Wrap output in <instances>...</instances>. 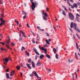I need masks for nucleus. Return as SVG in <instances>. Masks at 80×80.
<instances>
[{"mask_svg": "<svg viewBox=\"0 0 80 80\" xmlns=\"http://www.w3.org/2000/svg\"><path fill=\"white\" fill-rule=\"evenodd\" d=\"M35 60H37V58L38 57V56L37 55H35Z\"/></svg>", "mask_w": 80, "mask_h": 80, "instance_id": "obj_35", "label": "nucleus"}, {"mask_svg": "<svg viewBox=\"0 0 80 80\" xmlns=\"http://www.w3.org/2000/svg\"><path fill=\"white\" fill-rule=\"evenodd\" d=\"M37 28L39 30H40V28L39 26L37 27Z\"/></svg>", "mask_w": 80, "mask_h": 80, "instance_id": "obj_40", "label": "nucleus"}, {"mask_svg": "<svg viewBox=\"0 0 80 80\" xmlns=\"http://www.w3.org/2000/svg\"><path fill=\"white\" fill-rule=\"evenodd\" d=\"M27 67H28V68L29 69H32V67L30 66V64H29L27 63L26 64Z\"/></svg>", "mask_w": 80, "mask_h": 80, "instance_id": "obj_13", "label": "nucleus"}, {"mask_svg": "<svg viewBox=\"0 0 80 80\" xmlns=\"http://www.w3.org/2000/svg\"><path fill=\"white\" fill-rule=\"evenodd\" d=\"M46 10H47V12H48V10H49V9L48 7L46 8Z\"/></svg>", "mask_w": 80, "mask_h": 80, "instance_id": "obj_49", "label": "nucleus"}, {"mask_svg": "<svg viewBox=\"0 0 80 80\" xmlns=\"http://www.w3.org/2000/svg\"><path fill=\"white\" fill-rule=\"evenodd\" d=\"M69 29L71 31V32H73V31L72 30V29L71 28H69Z\"/></svg>", "mask_w": 80, "mask_h": 80, "instance_id": "obj_50", "label": "nucleus"}, {"mask_svg": "<svg viewBox=\"0 0 80 80\" xmlns=\"http://www.w3.org/2000/svg\"><path fill=\"white\" fill-rule=\"evenodd\" d=\"M24 50H25V47L22 46V47L21 51H23Z\"/></svg>", "mask_w": 80, "mask_h": 80, "instance_id": "obj_26", "label": "nucleus"}, {"mask_svg": "<svg viewBox=\"0 0 80 80\" xmlns=\"http://www.w3.org/2000/svg\"><path fill=\"white\" fill-rule=\"evenodd\" d=\"M16 68L17 70H20V66H17L16 67Z\"/></svg>", "mask_w": 80, "mask_h": 80, "instance_id": "obj_23", "label": "nucleus"}, {"mask_svg": "<svg viewBox=\"0 0 80 80\" xmlns=\"http://www.w3.org/2000/svg\"><path fill=\"white\" fill-rule=\"evenodd\" d=\"M27 27H28V28H30V26H29V25L28 24V23H27Z\"/></svg>", "mask_w": 80, "mask_h": 80, "instance_id": "obj_38", "label": "nucleus"}, {"mask_svg": "<svg viewBox=\"0 0 80 80\" xmlns=\"http://www.w3.org/2000/svg\"><path fill=\"white\" fill-rule=\"evenodd\" d=\"M70 1L71 2H73V0H70Z\"/></svg>", "mask_w": 80, "mask_h": 80, "instance_id": "obj_63", "label": "nucleus"}, {"mask_svg": "<svg viewBox=\"0 0 80 80\" xmlns=\"http://www.w3.org/2000/svg\"><path fill=\"white\" fill-rule=\"evenodd\" d=\"M62 14L64 16H66V13H65V12L64 11L62 10Z\"/></svg>", "mask_w": 80, "mask_h": 80, "instance_id": "obj_18", "label": "nucleus"}, {"mask_svg": "<svg viewBox=\"0 0 80 80\" xmlns=\"http://www.w3.org/2000/svg\"><path fill=\"white\" fill-rule=\"evenodd\" d=\"M14 73H15V71H12L10 73L11 77H13L14 75Z\"/></svg>", "mask_w": 80, "mask_h": 80, "instance_id": "obj_10", "label": "nucleus"}, {"mask_svg": "<svg viewBox=\"0 0 80 80\" xmlns=\"http://www.w3.org/2000/svg\"><path fill=\"white\" fill-rule=\"evenodd\" d=\"M8 41L9 42H10V36H8Z\"/></svg>", "mask_w": 80, "mask_h": 80, "instance_id": "obj_33", "label": "nucleus"}, {"mask_svg": "<svg viewBox=\"0 0 80 80\" xmlns=\"http://www.w3.org/2000/svg\"><path fill=\"white\" fill-rule=\"evenodd\" d=\"M76 16H77L78 17H80V15L78 14V13H77L76 14Z\"/></svg>", "mask_w": 80, "mask_h": 80, "instance_id": "obj_42", "label": "nucleus"}, {"mask_svg": "<svg viewBox=\"0 0 80 80\" xmlns=\"http://www.w3.org/2000/svg\"><path fill=\"white\" fill-rule=\"evenodd\" d=\"M62 7L64 8V10L66 11V12H67V8H66V7L63 6H62Z\"/></svg>", "mask_w": 80, "mask_h": 80, "instance_id": "obj_20", "label": "nucleus"}, {"mask_svg": "<svg viewBox=\"0 0 80 80\" xmlns=\"http://www.w3.org/2000/svg\"><path fill=\"white\" fill-rule=\"evenodd\" d=\"M74 27L75 28L74 30L77 31V33H80V30L79 28H77V24H75V23H74Z\"/></svg>", "mask_w": 80, "mask_h": 80, "instance_id": "obj_2", "label": "nucleus"}, {"mask_svg": "<svg viewBox=\"0 0 80 80\" xmlns=\"http://www.w3.org/2000/svg\"><path fill=\"white\" fill-rule=\"evenodd\" d=\"M34 52L35 53L37 54V55H40V54L37 52V50L35 49V48H34L33 49Z\"/></svg>", "mask_w": 80, "mask_h": 80, "instance_id": "obj_8", "label": "nucleus"}, {"mask_svg": "<svg viewBox=\"0 0 80 80\" xmlns=\"http://www.w3.org/2000/svg\"><path fill=\"white\" fill-rule=\"evenodd\" d=\"M32 73H34L35 76L37 77V78H39L40 79H41V78L38 77V74H37L36 72L35 71H33V72H32Z\"/></svg>", "mask_w": 80, "mask_h": 80, "instance_id": "obj_6", "label": "nucleus"}, {"mask_svg": "<svg viewBox=\"0 0 80 80\" xmlns=\"http://www.w3.org/2000/svg\"><path fill=\"white\" fill-rule=\"evenodd\" d=\"M53 51L55 53H57V49L55 48H54L53 49Z\"/></svg>", "mask_w": 80, "mask_h": 80, "instance_id": "obj_24", "label": "nucleus"}, {"mask_svg": "<svg viewBox=\"0 0 80 80\" xmlns=\"http://www.w3.org/2000/svg\"><path fill=\"white\" fill-rule=\"evenodd\" d=\"M10 43V41H8L6 42V43H7V44H8V43Z\"/></svg>", "mask_w": 80, "mask_h": 80, "instance_id": "obj_57", "label": "nucleus"}, {"mask_svg": "<svg viewBox=\"0 0 80 80\" xmlns=\"http://www.w3.org/2000/svg\"><path fill=\"white\" fill-rule=\"evenodd\" d=\"M52 39H49L47 40L46 39V42L47 44H48V45H50V43L48 42H51Z\"/></svg>", "mask_w": 80, "mask_h": 80, "instance_id": "obj_7", "label": "nucleus"}, {"mask_svg": "<svg viewBox=\"0 0 80 80\" xmlns=\"http://www.w3.org/2000/svg\"><path fill=\"white\" fill-rule=\"evenodd\" d=\"M23 37H24V38H26V36L25 35V34L24 35H23Z\"/></svg>", "mask_w": 80, "mask_h": 80, "instance_id": "obj_62", "label": "nucleus"}, {"mask_svg": "<svg viewBox=\"0 0 80 80\" xmlns=\"http://www.w3.org/2000/svg\"><path fill=\"white\" fill-rule=\"evenodd\" d=\"M68 9H69V10L70 12H72V10H71V9H70V8L68 7Z\"/></svg>", "mask_w": 80, "mask_h": 80, "instance_id": "obj_53", "label": "nucleus"}, {"mask_svg": "<svg viewBox=\"0 0 80 80\" xmlns=\"http://www.w3.org/2000/svg\"><path fill=\"white\" fill-rule=\"evenodd\" d=\"M19 31H20V33H22V34L23 35H23H25V33H24V32H23L21 30H20Z\"/></svg>", "mask_w": 80, "mask_h": 80, "instance_id": "obj_17", "label": "nucleus"}, {"mask_svg": "<svg viewBox=\"0 0 80 80\" xmlns=\"http://www.w3.org/2000/svg\"><path fill=\"white\" fill-rule=\"evenodd\" d=\"M68 15L69 17V18L71 19V20H73L74 19V16L72 15V13L71 12L68 13Z\"/></svg>", "mask_w": 80, "mask_h": 80, "instance_id": "obj_3", "label": "nucleus"}, {"mask_svg": "<svg viewBox=\"0 0 80 80\" xmlns=\"http://www.w3.org/2000/svg\"><path fill=\"white\" fill-rule=\"evenodd\" d=\"M6 47H7V48H9V49H10V50H12V48H10V47H9V46H8V45L6 44Z\"/></svg>", "mask_w": 80, "mask_h": 80, "instance_id": "obj_27", "label": "nucleus"}, {"mask_svg": "<svg viewBox=\"0 0 80 80\" xmlns=\"http://www.w3.org/2000/svg\"><path fill=\"white\" fill-rule=\"evenodd\" d=\"M75 57H76V59H77V58H78V56H77V55L75 56Z\"/></svg>", "mask_w": 80, "mask_h": 80, "instance_id": "obj_61", "label": "nucleus"}, {"mask_svg": "<svg viewBox=\"0 0 80 80\" xmlns=\"http://www.w3.org/2000/svg\"><path fill=\"white\" fill-rule=\"evenodd\" d=\"M46 57L48 58H49V59H50L51 58L50 56L47 54H46Z\"/></svg>", "mask_w": 80, "mask_h": 80, "instance_id": "obj_16", "label": "nucleus"}, {"mask_svg": "<svg viewBox=\"0 0 80 80\" xmlns=\"http://www.w3.org/2000/svg\"><path fill=\"white\" fill-rule=\"evenodd\" d=\"M32 67H33V68H35V64L34 63V62H32Z\"/></svg>", "mask_w": 80, "mask_h": 80, "instance_id": "obj_14", "label": "nucleus"}, {"mask_svg": "<svg viewBox=\"0 0 80 80\" xmlns=\"http://www.w3.org/2000/svg\"><path fill=\"white\" fill-rule=\"evenodd\" d=\"M44 52H47V48H45L44 50Z\"/></svg>", "mask_w": 80, "mask_h": 80, "instance_id": "obj_55", "label": "nucleus"}, {"mask_svg": "<svg viewBox=\"0 0 80 80\" xmlns=\"http://www.w3.org/2000/svg\"><path fill=\"white\" fill-rule=\"evenodd\" d=\"M22 13L24 15H27V13H26V12H24V11H22Z\"/></svg>", "mask_w": 80, "mask_h": 80, "instance_id": "obj_22", "label": "nucleus"}, {"mask_svg": "<svg viewBox=\"0 0 80 80\" xmlns=\"http://www.w3.org/2000/svg\"><path fill=\"white\" fill-rule=\"evenodd\" d=\"M1 50L2 51H3V50H5V49L3 48H1Z\"/></svg>", "mask_w": 80, "mask_h": 80, "instance_id": "obj_46", "label": "nucleus"}, {"mask_svg": "<svg viewBox=\"0 0 80 80\" xmlns=\"http://www.w3.org/2000/svg\"><path fill=\"white\" fill-rule=\"evenodd\" d=\"M73 24L71 23L70 25V28H73Z\"/></svg>", "mask_w": 80, "mask_h": 80, "instance_id": "obj_31", "label": "nucleus"}, {"mask_svg": "<svg viewBox=\"0 0 80 80\" xmlns=\"http://www.w3.org/2000/svg\"><path fill=\"white\" fill-rule=\"evenodd\" d=\"M15 22L18 25H19V23H18V21H17L16 19L15 20Z\"/></svg>", "mask_w": 80, "mask_h": 80, "instance_id": "obj_29", "label": "nucleus"}, {"mask_svg": "<svg viewBox=\"0 0 80 80\" xmlns=\"http://www.w3.org/2000/svg\"><path fill=\"white\" fill-rule=\"evenodd\" d=\"M6 72H9V68H7V69H6Z\"/></svg>", "mask_w": 80, "mask_h": 80, "instance_id": "obj_34", "label": "nucleus"}, {"mask_svg": "<svg viewBox=\"0 0 80 80\" xmlns=\"http://www.w3.org/2000/svg\"><path fill=\"white\" fill-rule=\"evenodd\" d=\"M41 65H42V63L41 62H38L37 64H36L37 66H41Z\"/></svg>", "mask_w": 80, "mask_h": 80, "instance_id": "obj_12", "label": "nucleus"}, {"mask_svg": "<svg viewBox=\"0 0 80 80\" xmlns=\"http://www.w3.org/2000/svg\"><path fill=\"white\" fill-rule=\"evenodd\" d=\"M46 36H47V37H49V34H48V33H46Z\"/></svg>", "mask_w": 80, "mask_h": 80, "instance_id": "obj_52", "label": "nucleus"}, {"mask_svg": "<svg viewBox=\"0 0 80 80\" xmlns=\"http://www.w3.org/2000/svg\"><path fill=\"white\" fill-rule=\"evenodd\" d=\"M73 6L75 8H78V7L77 6V4L76 3H74L73 4Z\"/></svg>", "mask_w": 80, "mask_h": 80, "instance_id": "obj_19", "label": "nucleus"}, {"mask_svg": "<svg viewBox=\"0 0 80 80\" xmlns=\"http://www.w3.org/2000/svg\"><path fill=\"white\" fill-rule=\"evenodd\" d=\"M0 43H1V44H2V45H5V44L3 42H0Z\"/></svg>", "mask_w": 80, "mask_h": 80, "instance_id": "obj_41", "label": "nucleus"}, {"mask_svg": "<svg viewBox=\"0 0 80 80\" xmlns=\"http://www.w3.org/2000/svg\"><path fill=\"white\" fill-rule=\"evenodd\" d=\"M6 78H7V79H10V78L11 79H12V78L10 76H9V75H8V73H6Z\"/></svg>", "mask_w": 80, "mask_h": 80, "instance_id": "obj_11", "label": "nucleus"}, {"mask_svg": "<svg viewBox=\"0 0 80 80\" xmlns=\"http://www.w3.org/2000/svg\"><path fill=\"white\" fill-rule=\"evenodd\" d=\"M33 0H30L31 3H32L31 8L32 10H34V9L35 8V6H37L38 3L35 2V3L33 2Z\"/></svg>", "mask_w": 80, "mask_h": 80, "instance_id": "obj_1", "label": "nucleus"}, {"mask_svg": "<svg viewBox=\"0 0 80 80\" xmlns=\"http://www.w3.org/2000/svg\"><path fill=\"white\" fill-rule=\"evenodd\" d=\"M32 42L33 43H35V40H32Z\"/></svg>", "mask_w": 80, "mask_h": 80, "instance_id": "obj_56", "label": "nucleus"}, {"mask_svg": "<svg viewBox=\"0 0 80 80\" xmlns=\"http://www.w3.org/2000/svg\"><path fill=\"white\" fill-rule=\"evenodd\" d=\"M26 17L27 16H26V15H25L23 17V18H26Z\"/></svg>", "mask_w": 80, "mask_h": 80, "instance_id": "obj_44", "label": "nucleus"}, {"mask_svg": "<svg viewBox=\"0 0 80 80\" xmlns=\"http://www.w3.org/2000/svg\"><path fill=\"white\" fill-rule=\"evenodd\" d=\"M77 5H79V6H80V2H78L77 3Z\"/></svg>", "mask_w": 80, "mask_h": 80, "instance_id": "obj_47", "label": "nucleus"}, {"mask_svg": "<svg viewBox=\"0 0 80 80\" xmlns=\"http://www.w3.org/2000/svg\"><path fill=\"white\" fill-rule=\"evenodd\" d=\"M41 49L42 50V51H44V50H45V48H44L43 47H42Z\"/></svg>", "mask_w": 80, "mask_h": 80, "instance_id": "obj_37", "label": "nucleus"}, {"mask_svg": "<svg viewBox=\"0 0 80 80\" xmlns=\"http://www.w3.org/2000/svg\"><path fill=\"white\" fill-rule=\"evenodd\" d=\"M76 20H77V22H79V19H76Z\"/></svg>", "mask_w": 80, "mask_h": 80, "instance_id": "obj_54", "label": "nucleus"}, {"mask_svg": "<svg viewBox=\"0 0 80 80\" xmlns=\"http://www.w3.org/2000/svg\"><path fill=\"white\" fill-rule=\"evenodd\" d=\"M28 62L29 63H30L31 62V59L30 58L29 59L28 61Z\"/></svg>", "mask_w": 80, "mask_h": 80, "instance_id": "obj_32", "label": "nucleus"}, {"mask_svg": "<svg viewBox=\"0 0 80 80\" xmlns=\"http://www.w3.org/2000/svg\"><path fill=\"white\" fill-rule=\"evenodd\" d=\"M11 45H12V46H14V45H15V43H12Z\"/></svg>", "mask_w": 80, "mask_h": 80, "instance_id": "obj_51", "label": "nucleus"}, {"mask_svg": "<svg viewBox=\"0 0 80 80\" xmlns=\"http://www.w3.org/2000/svg\"><path fill=\"white\" fill-rule=\"evenodd\" d=\"M19 40L22 41V38H21V35H20V34H19Z\"/></svg>", "mask_w": 80, "mask_h": 80, "instance_id": "obj_30", "label": "nucleus"}, {"mask_svg": "<svg viewBox=\"0 0 80 80\" xmlns=\"http://www.w3.org/2000/svg\"><path fill=\"white\" fill-rule=\"evenodd\" d=\"M0 21L1 22V23L0 24V26H2V24L5 25V21H3L2 18H1L0 19Z\"/></svg>", "mask_w": 80, "mask_h": 80, "instance_id": "obj_5", "label": "nucleus"}, {"mask_svg": "<svg viewBox=\"0 0 80 80\" xmlns=\"http://www.w3.org/2000/svg\"><path fill=\"white\" fill-rule=\"evenodd\" d=\"M0 10H2V13L1 14V18H2L3 19V9H2L1 8H0Z\"/></svg>", "mask_w": 80, "mask_h": 80, "instance_id": "obj_9", "label": "nucleus"}, {"mask_svg": "<svg viewBox=\"0 0 80 80\" xmlns=\"http://www.w3.org/2000/svg\"><path fill=\"white\" fill-rule=\"evenodd\" d=\"M58 54H56L55 57L57 58V59H58Z\"/></svg>", "mask_w": 80, "mask_h": 80, "instance_id": "obj_25", "label": "nucleus"}, {"mask_svg": "<svg viewBox=\"0 0 80 80\" xmlns=\"http://www.w3.org/2000/svg\"><path fill=\"white\" fill-rule=\"evenodd\" d=\"M43 20H47V18L45 17V16H43Z\"/></svg>", "mask_w": 80, "mask_h": 80, "instance_id": "obj_28", "label": "nucleus"}, {"mask_svg": "<svg viewBox=\"0 0 80 80\" xmlns=\"http://www.w3.org/2000/svg\"><path fill=\"white\" fill-rule=\"evenodd\" d=\"M76 35L78 37V38H79V39H80V37L78 35V34H77V33H76Z\"/></svg>", "mask_w": 80, "mask_h": 80, "instance_id": "obj_39", "label": "nucleus"}, {"mask_svg": "<svg viewBox=\"0 0 80 80\" xmlns=\"http://www.w3.org/2000/svg\"><path fill=\"white\" fill-rule=\"evenodd\" d=\"M67 3H68V5H69V6H70L71 5L70 4V2H68V1L67 2Z\"/></svg>", "mask_w": 80, "mask_h": 80, "instance_id": "obj_45", "label": "nucleus"}, {"mask_svg": "<svg viewBox=\"0 0 80 80\" xmlns=\"http://www.w3.org/2000/svg\"><path fill=\"white\" fill-rule=\"evenodd\" d=\"M68 61H69V62H70V63H71V62H72L71 61H70V59H69Z\"/></svg>", "mask_w": 80, "mask_h": 80, "instance_id": "obj_60", "label": "nucleus"}, {"mask_svg": "<svg viewBox=\"0 0 80 80\" xmlns=\"http://www.w3.org/2000/svg\"><path fill=\"white\" fill-rule=\"evenodd\" d=\"M44 15H45V17H48V16H47V13L46 12H45L44 13Z\"/></svg>", "mask_w": 80, "mask_h": 80, "instance_id": "obj_36", "label": "nucleus"}, {"mask_svg": "<svg viewBox=\"0 0 80 80\" xmlns=\"http://www.w3.org/2000/svg\"><path fill=\"white\" fill-rule=\"evenodd\" d=\"M19 27H22V24L20 23V24H19Z\"/></svg>", "mask_w": 80, "mask_h": 80, "instance_id": "obj_58", "label": "nucleus"}, {"mask_svg": "<svg viewBox=\"0 0 80 80\" xmlns=\"http://www.w3.org/2000/svg\"><path fill=\"white\" fill-rule=\"evenodd\" d=\"M3 62L4 65H7V63H8V58H6L5 59H3Z\"/></svg>", "mask_w": 80, "mask_h": 80, "instance_id": "obj_4", "label": "nucleus"}, {"mask_svg": "<svg viewBox=\"0 0 80 80\" xmlns=\"http://www.w3.org/2000/svg\"><path fill=\"white\" fill-rule=\"evenodd\" d=\"M25 53L26 55H27V56H30V54L28 52H27V51H25Z\"/></svg>", "mask_w": 80, "mask_h": 80, "instance_id": "obj_21", "label": "nucleus"}, {"mask_svg": "<svg viewBox=\"0 0 80 80\" xmlns=\"http://www.w3.org/2000/svg\"><path fill=\"white\" fill-rule=\"evenodd\" d=\"M40 31H41V32H43L44 31V30L43 29H40Z\"/></svg>", "mask_w": 80, "mask_h": 80, "instance_id": "obj_48", "label": "nucleus"}, {"mask_svg": "<svg viewBox=\"0 0 80 80\" xmlns=\"http://www.w3.org/2000/svg\"><path fill=\"white\" fill-rule=\"evenodd\" d=\"M0 1L1 4H3V1L2 0H0Z\"/></svg>", "mask_w": 80, "mask_h": 80, "instance_id": "obj_43", "label": "nucleus"}, {"mask_svg": "<svg viewBox=\"0 0 80 80\" xmlns=\"http://www.w3.org/2000/svg\"><path fill=\"white\" fill-rule=\"evenodd\" d=\"M43 57H44V55H40L39 57V58H40L41 60H42Z\"/></svg>", "mask_w": 80, "mask_h": 80, "instance_id": "obj_15", "label": "nucleus"}, {"mask_svg": "<svg viewBox=\"0 0 80 80\" xmlns=\"http://www.w3.org/2000/svg\"><path fill=\"white\" fill-rule=\"evenodd\" d=\"M42 15H44V12H43V11H42Z\"/></svg>", "mask_w": 80, "mask_h": 80, "instance_id": "obj_64", "label": "nucleus"}, {"mask_svg": "<svg viewBox=\"0 0 80 80\" xmlns=\"http://www.w3.org/2000/svg\"><path fill=\"white\" fill-rule=\"evenodd\" d=\"M70 6H71V8H74V7H73V6L71 5Z\"/></svg>", "mask_w": 80, "mask_h": 80, "instance_id": "obj_59", "label": "nucleus"}]
</instances>
